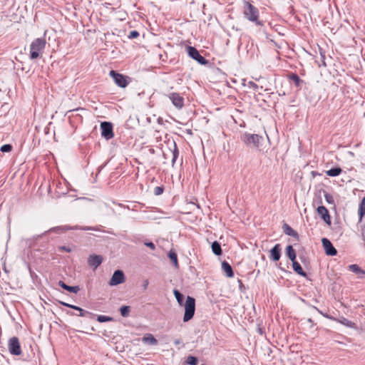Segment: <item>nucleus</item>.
<instances>
[{"instance_id": "5701e85b", "label": "nucleus", "mask_w": 365, "mask_h": 365, "mask_svg": "<svg viewBox=\"0 0 365 365\" xmlns=\"http://www.w3.org/2000/svg\"><path fill=\"white\" fill-rule=\"evenodd\" d=\"M212 251L215 255H222V249L221 245L217 241H215L212 244Z\"/></svg>"}, {"instance_id": "f3484780", "label": "nucleus", "mask_w": 365, "mask_h": 365, "mask_svg": "<svg viewBox=\"0 0 365 365\" xmlns=\"http://www.w3.org/2000/svg\"><path fill=\"white\" fill-rule=\"evenodd\" d=\"M58 285L62 287L63 289H66V291L69 292H71V293H75L76 294L79 290H80V288L78 286H68L66 284H65L63 281H59L58 282Z\"/></svg>"}, {"instance_id": "f03ea898", "label": "nucleus", "mask_w": 365, "mask_h": 365, "mask_svg": "<svg viewBox=\"0 0 365 365\" xmlns=\"http://www.w3.org/2000/svg\"><path fill=\"white\" fill-rule=\"evenodd\" d=\"M243 14L245 19L252 22H255L256 25H262L261 21L259 20L258 9L248 1L244 3Z\"/></svg>"}, {"instance_id": "7ed1b4c3", "label": "nucleus", "mask_w": 365, "mask_h": 365, "mask_svg": "<svg viewBox=\"0 0 365 365\" xmlns=\"http://www.w3.org/2000/svg\"><path fill=\"white\" fill-rule=\"evenodd\" d=\"M195 300L193 297L187 296L185 304V314L183 321L185 322L190 320L195 314Z\"/></svg>"}, {"instance_id": "c9c22d12", "label": "nucleus", "mask_w": 365, "mask_h": 365, "mask_svg": "<svg viewBox=\"0 0 365 365\" xmlns=\"http://www.w3.org/2000/svg\"><path fill=\"white\" fill-rule=\"evenodd\" d=\"M163 188L162 187L158 186L154 188V194L155 195H160L163 193Z\"/></svg>"}, {"instance_id": "72a5a7b5", "label": "nucleus", "mask_w": 365, "mask_h": 365, "mask_svg": "<svg viewBox=\"0 0 365 365\" xmlns=\"http://www.w3.org/2000/svg\"><path fill=\"white\" fill-rule=\"evenodd\" d=\"M12 149V146L10 144H5L2 145L0 148L1 151L3 153L10 152Z\"/></svg>"}, {"instance_id": "0eeeda50", "label": "nucleus", "mask_w": 365, "mask_h": 365, "mask_svg": "<svg viewBox=\"0 0 365 365\" xmlns=\"http://www.w3.org/2000/svg\"><path fill=\"white\" fill-rule=\"evenodd\" d=\"M173 105L178 109L180 110L184 106V98L178 93H170L167 95Z\"/></svg>"}, {"instance_id": "e433bc0d", "label": "nucleus", "mask_w": 365, "mask_h": 365, "mask_svg": "<svg viewBox=\"0 0 365 365\" xmlns=\"http://www.w3.org/2000/svg\"><path fill=\"white\" fill-rule=\"evenodd\" d=\"M290 78L298 86L300 81L299 77L297 74H292Z\"/></svg>"}, {"instance_id": "2f4dec72", "label": "nucleus", "mask_w": 365, "mask_h": 365, "mask_svg": "<svg viewBox=\"0 0 365 365\" xmlns=\"http://www.w3.org/2000/svg\"><path fill=\"white\" fill-rule=\"evenodd\" d=\"M349 270L358 274V272H361V268L357 264H351L349 266Z\"/></svg>"}, {"instance_id": "dca6fc26", "label": "nucleus", "mask_w": 365, "mask_h": 365, "mask_svg": "<svg viewBox=\"0 0 365 365\" xmlns=\"http://www.w3.org/2000/svg\"><path fill=\"white\" fill-rule=\"evenodd\" d=\"M102 259V257L100 255H92L88 259V264L96 268L101 264Z\"/></svg>"}, {"instance_id": "37998d69", "label": "nucleus", "mask_w": 365, "mask_h": 365, "mask_svg": "<svg viewBox=\"0 0 365 365\" xmlns=\"http://www.w3.org/2000/svg\"><path fill=\"white\" fill-rule=\"evenodd\" d=\"M180 343H181V341H180V339H175V340L174 341V344H175V345H178V344H180Z\"/></svg>"}, {"instance_id": "412c9836", "label": "nucleus", "mask_w": 365, "mask_h": 365, "mask_svg": "<svg viewBox=\"0 0 365 365\" xmlns=\"http://www.w3.org/2000/svg\"><path fill=\"white\" fill-rule=\"evenodd\" d=\"M173 149L170 148L169 153L170 154L171 158H172V159H171L172 163L174 164L176 161L178 156V150L175 143H173Z\"/></svg>"}, {"instance_id": "de8ad7c7", "label": "nucleus", "mask_w": 365, "mask_h": 365, "mask_svg": "<svg viewBox=\"0 0 365 365\" xmlns=\"http://www.w3.org/2000/svg\"><path fill=\"white\" fill-rule=\"evenodd\" d=\"M308 321H309V322H312V319H309Z\"/></svg>"}, {"instance_id": "2eb2a0df", "label": "nucleus", "mask_w": 365, "mask_h": 365, "mask_svg": "<svg viewBox=\"0 0 365 365\" xmlns=\"http://www.w3.org/2000/svg\"><path fill=\"white\" fill-rule=\"evenodd\" d=\"M281 257V248L280 245L277 244L271 250H270V258L276 262Z\"/></svg>"}, {"instance_id": "a878e982", "label": "nucleus", "mask_w": 365, "mask_h": 365, "mask_svg": "<svg viewBox=\"0 0 365 365\" xmlns=\"http://www.w3.org/2000/svg\"><path fill=\"white\" fill-rule=\"evenodd\" d=\"M168 257L170 258V261L173 263L175 267L178 268V262L177 254L174 251L170 250L168 253Z\"/></svg>"}, {"instance_id": "49530a36", "label": "nucleus", "mask_w": 365, "mask_h": 365, "mask_svg": "<svg viewBox=\"0 0 365 365\" xmlns=\"http://www.w3.org/2000/svg\"><path fill=\"white\" fill-rule=\"evenodd\" d=\"M251 84L255 86V87H257V85L255 83H251Z\"/></svg>"}, {"instance_id": "4be33fe9", "label": "nucleus", "mask_w": 365, "mask_h": 365, "mask_svg": "<svg viewBox=\"0 0 365 365\" xmlns=\"http://www.w3.org/2000/svg\"><path fill=\"white\" fill-rule=\"evenodd\" d=\"M286 255L292 262H294V260H295L296 253L292 245H288L287 247Z\"/></svg>"}, {"instance_id": "423d86ee", "label": "nucleus", "mask_w": 365, "mask_h": 365, "mask_svg": "<svg viewBox=\"0 0 365 365\" xmlns=\"http://www.w3.org/2000/svg\"><path fill=\"white\" fill-rule=\"evenodd\" d=\"M8 346L11 354L15 356H19L21 354V349L17 337H11L9 341Z\"/></svg>"}, {"instance_id": "20e7f679", "label": "nucleus", "mask_w": 365, "mask_h": 365, "mask_svg": "<svg viewBox=\"0 0 365 365\" xmlns=\"http://www.w3.org/2000/svg\"><path fill=\"white\" fill-rule=\"evenodd\" d=\"M262 140V137L257 134L245 133L242 137V140L245 144L254 148H258Z\"/></svg>"}, {"instance_id": "b1692460", "label": "nucleus", "mask_w": 365, "mask_h": 365, "mask_svg": "<svg viewBox=\"0 0 365 365\" xmlns=\"http://www.w3.org/2000/svg\"><path fill=\"white\" fill-rule=\"evenodd\" d=\"M341 172H342V170L340 168H331V169L326 171V174L328 176L336 177V176H338L339 175H340L341 173Z\"/></svg>"}, {"instance_id": "aec40b11", "label": "nucleus", "mask_w": 365, "mask_h": 365, "mask_svg": "<svg viewBox=\"0 0 365 365\" xmlns=\"http://www.w3.org/2000/svg\"><path fill=\"white\" fill-rule=\"evenodd\" d=\"M292 267L294 272H297L298 274L303 277L306 276V272H304L302 267L297 261L294 260V262H292Z\"/></svg>"}, {"instance_id": "a19ab883", "label": "nucleus", "mask_w": 365, "mask_h": 365, "mask_svg": "<svg viewBox=\"0 0 365 365\" xmlns=\"http://www.w3.org/2000/svg\"><path fill=\"white\" fill-rule=\"evenodd\" d=\"M358 277L359 278L365 277V271L361 269V272H358Z\"/></svg>"}, {"instance_id": "58836bf2", "label": "nucleus", "mask_w": 365, "mask_h": 365, "mask_svg": "<svg viewBox=\"0 0 365 365\" xmlns=\"http://www.w3.org/2000/svg\"><path fill=\"white\" fill-rule=\"evenodd\" d=\"M145 245L154 250L155 249V245L152 242H145Z\"/></svg>"}, {"instance_id": "f257e3e1", "label": "nucleus", "mask_w": 365, "mask_h": 365, "mask_svg": "<svg viewBox=\"0 0 365 365\" xmlns=\"http://www.w3.org/2000/svg\"><path fill=\"white\" fill-rule=\"evenodd\" d=\"M46 41L44 38H37L30 45V58L31 60L41 56L46 47Z\"/></svg>"}, {"instance_id": "4468645a", "label": "nucleus", "mask_w": 365, "mask_h": 365, "mask_svg": "<svg viewBox=\"0 0 365 365\" xmlns=\"http://www.w3.org/2000/svg\"><path fill=\"white\" fill-rule=\"evenodd\" d=\"M59 303L61 304L63 306H66L67 307H69V308H71V309H73L75 310L78 311L79 314H77L78 316H80V317H87V316L91 314V313H90L89 312L86 311V310L81 309L79 307H77V306H75V305H73V304H68V303H66V302H61V301H60Z\"/></svg>"}, {"instance_id": "393cba45", "label": "nucleus", "mask_w": 365, "mask_h": 365, "mask_svg": "<svg viewBox=\"0 0 365 365\" xmlns=\"http://www.w3.org/2000/svg\"><path fill=\"white\" fill-rule=\"evenodd\" d=\"M283 228H284V233L289 236L297 237L298 235L297 232L296 231H294L287 224H284L283 226Z\"/></svg>"}, {"instance_id": "c85d7f7f", "label": "nucleus", "mask_w": 365, "mask_h": 365, "mask_svg": "<svg viewBox=\"0 0 365 365\" xmlns=\"http://www.w3.org/2000/svg\"><path fill=\"white\" fill-rule=\"evenodd\" d=\"M130 308L129 306H122L120 309V314L123 317H127L129 315Z\"/></svg>"}, {"instance_id": "79ce46f5", "label": "nucleus", "mask_w": 365, "mask_h": 365, "mask_svg": "<svg viewBox=\"0 0 365 365\" xmlns=\"http://www.w3.org/2000/svg\"><path fill=\"white\" fill-rule=\"evenodd\" d=\"M60 250H64V251H66V252H70L71 251V248L67 247H66V246H62V247H60Z\"/></svg>"}, {"instance_id": "c03bdc74", "label": "nucleus", "mask_w": 365, "mask_h": 365, "mask_svg": "<svg viewBox=\"0 0 365 365\" xmlns=\"http://www.w3.org/2000/svg\"><path fill=\"white\" fill-rule=\"evenodd\" d=\"M67 314H69V315H71V316H73V315H75V314H74L73 312H67Z\"/></svg>"}, {"instance_id": "6ab92c4d", "label": "nucleus", "mask_w": 365, "mask_h": 365, "mask_svg": "<svg viewBox=\"0 0 365 365\" xmlns=\"http://www.w3.org/2000/svg\"><path fill=\"white\" fill-rule=\"evenodd\" d=\"M222 269L226 274L227 277H233L234 273L232 271V268L227 262L224 261L222 262Z\"/></svg>"}, {"instance_id": "a18cd8bd", "label": "nucleus", "mask_w": 365, "mask_h": 365, "mask_svg": "<svg viewBox=\"0 0 365 365\" xmlns=\"http://www.w3.org/2000/svg\"><path fill=\"white\" fill-rule=\"evenodd\" d=\"M148 282L146 281L145 283L144 284V288L145 289L148 286Z\"/></svg>"}, {"instance_id": "f704fd0d", "label": "nucleus", "mask_w": 365, "mask_h": 365, "mask_svg": "<svg viewBox=\"0 0 365 365\" xmlns=\"http://www.w3.org/2000/svg\"><path fill=\"white\" fill-rule=\"evenodd\" d=\"M139 36V33L137 31H131L128 34V38L132 39Z\"/></svg>"}, {"instance_id": "39448f33", "label": "nucleus", "mask_w": 365, "mask_h": 365, "mask_svg": "<svg viewBox=\"0 0 365 365\" xmlns=\"http://www.w3.org/2000/svg\"><path fill=\"white\" fill-rule=\"evenodd\" d=\"M110 76L113 77L115 83L120 88H125L129 83L128 77L120 74L115 71H110Z\"/></svg>"}, {"instance_id": "473e14b6", "label": "nucleus", "mask_w": 365, "mask_h": 365, "mask_svg": "<svg viewBox=\"0 0 365 365\" xmlns=\"http://www.w3.org/2000/svg\"><path fill=\"white\" fill-rule=\"evenodd\" d=\"M97 320L99 322H106L111 321L112 318L109 317H107V316L100 315V316L98 317Z\"/></svg>"}, {"instance_id": "bb28decb", "label": "nucleus", "mask_w": 365, "mask_h": 365, "mask_svg": "<svg viewBox=\"0 0 365 365\" xmlns=\"http://www.w3.org/2000/svg\"><path fill=\"white\" fill-rule=\"evenodd\" d=\"M364 215H365V196L361 200L360 205H359V215L360 220L362 219V217L364 216Z\"/></svg>"}, {"instance_id": "9b49d317", "label": "nucleus", "mask_w": 365, "mask_h": 365, "mask_svg": "<svg viewBox=\"0 0 365 365\" xmlns=\"http://www.w3.org/2000/svg\"><path fill=\"white\" fill-rule=\"evenodd\" d=\"M322 245L325 250V252L329 256H335L337 253L336 250L334 247L330 240L327 238H322Z\"/></svg>"}, {"instance_id": "cd10ccee", "label": "nucleus", "mask_w": 365, "mask_h": 365, "mask_svg": "<svg viewBox=\"0 0 365 365\" xmlns=\"http://www.w3.org/2000/svg\"><path fill=\"white\" fill-rule=\"evenodd\" d=\"M173 294L180 305H182L184 301V295L181 294L178 290L174 289Z\"/></svg>"}, {"instance_id": "c756f323", "label": "nucleus", "mask_w": 365, "mask_h": 365, "mask_svg": "<svg viewBox=\"0 0 365 365\" xmlns=\"http://www.w3.org/2000/svg\"><path fill=\"white\" fill-rule=\"evenodd\" d=\"M339 322L347 327H354L355 325L354 322L348 320L346 318H342L341 320H339Z\"/></svg>"}, {"instance_id": "a211bd4d", "label": "nucleus", "mask_w": 365, "mask_h": 365, "mask_svg": "<svg viewBox=\"0 0 365 365\" xmlns=\"http://www.w3.org/2000/svg\"><path fill=\"white\" fill-rule=\"evenodd\" d=\"M142 341L144 344H148L150 345H157L158 340L153 336L151 334H147L142 338Z\"/></svg>"}, {"instance_id": "f8f14e48", "label": "nucleus", "mask_w": 365, "mask_h": 365, "mask_svg": "<svg viewBox=\"0 0 365 365\" xmlns=\"http://www.w3.org/2000/svg\"><path fill=\"white\" fill-rule=\"evenodd\" d=\"M68 230H92V228L89 227H78V226H76V227L60 226V227H53V228L50 229L48 230V232L53 231V232H55L57 233H61V232H64Z\"/></svg>"}, {"instance_id": "ea45409f", "label": "nucleus", "mask_w": 365, "mask_h": 365, "mask_svg": "<svg viewBox=\"0 0 365 365\" xmlns=\"http://www.w3.org/2000/svg\"><path fill=\"white\" fill-rule=\"evenodd\" d=\"M358 277L359 278L365 277V271L361 269V272H358Z\"/></svg>"}, {"instance_id": "ddd939ff", "label": "nucleus", "mask_w": 365, "mask_h": 365, "mask_svg": "<svg viewBox=\"0 0 365 365\" xmlns=\"http://www.w3.org/2000/svg\"><path fill=\"white\" fill-rule=\"evenodd\" d=\"M317 212H318L319 215L321 216V217L324 220V221L326 223H327L328 225H330V223H331L330 215L329 214L327 209L324 206L318 207Z\"/></svg>"}, {"instance_id": "4c0bfd02", "label": "nucleus", "mask_w": 365, "mask_h": 365, "mask_svg": "<svg viewBox=\"0 0 365 365\" xmlns=\"http://www.w3.org/2000/svg\"><path fill=\"white\" fill-rule=\"evenodd\" d=\"M325 199H326L327 202L329 203L334 202L333 197L329 194H325Z\"/></svg>"}, {"instance_id": "7c9ffc66", "label": "nucleus", "mask_w": 365, "mask_h": 365, "mask_svg": "<svg viewBox=\"0 0 365 365\" xmlns=\"http://www.w3.org/2000/svg\"><path fill=\"white\" fill-rule=\"evenodd\" d=\"M187 363L190 365H196L198 362V360L196 357L193 356H189L187 358Z\"/></svg>"}, {"instance_id": "9d476101", "label": "nucleus", "mask_w": 365, "mask_h": 365, "mask_svg": "<svg viewBox=\"0 0 365 365\" xmlns=\"http://www.w3.org/2000/svg\"><path fill=\"white\" fill-rule=\"evenodd\" d=\"M125 282V275L123 271L116 270L114 272L112 277L109 281L110 286H116L118 284H122Z\"/></svg>"}, {"instance_id": "09e8293b", "label": "nucleus", "mask_w": 365, "mask_h": 365, "mask_svg": "<svg viewBox=\"0 0 365 365\" xmlns=\"http://www.w3.org/2000/svg\"><path fill=\"white\" fill-rule=\"evenodd\" d=\"M164 156L165 157L168 154H166L165 153H163Z\"/></svg>"}, {"instance_id": "6e6552de", "label": "nucleus", "mask_w": 365, "mask_h": 365, "mask_svg": "<svg viewBox=\"0 0 365 365\" xmlns=\"http://www.w3.org/2000/svg\"><path fill=\"white\" fill-rule=\"evenodd\" d=\"M187 53L190 57L197 61L201 65H205L207 63V61L202 56L199 51L192 46L187 47Z\"/></svg>"}, {"instance_id": "1a4fd4ad", "label": "nucleus", "mask_w": 365, "mask_h": 365, "mask_svg": "<svg viewBox=\"0 0 365 365\" xmlns=\"http://www.w3.org/2000/svg\"><path fill=\"white\" fill-rule=\"evenodd\" d=\"M101 135L106 140H110L113 137V125L109 122H103L101 123Z\"/></svg>"}]
</instances>
